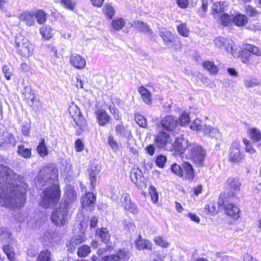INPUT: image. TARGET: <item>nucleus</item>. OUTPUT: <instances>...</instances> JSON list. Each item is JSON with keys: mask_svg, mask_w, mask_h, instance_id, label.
<instances>
[{"mask_svg": "<svg viewBox=\"0 0 261 261\" xmlns=\"http://www.w3.org/2000/svg\"><path fill=\"white\" fill-rule=\"evenodd\" d=\"M16 175L7 166L0 165V205L9 207H20L23 205L24 192L20 190L14 179Z\"/></svg>", "mask_w": 261, "mask_h": 261, "instance_id": "nucleus-1", "label": "nucleus"}, {"mask_svg": "<svg viewBox=\"0 0 261 261\" xmlns=\"http://www.w3.org/2000/svg\"><path fill=\"white\" fill-rule=\"evenodd\" d=\"M58 171L53 166L45 167L39 172L36 180V186L41 189L46 185L57 184Z\"/></svg>", "mask_w": 261, "mask_h": 261, "instance_id": "nucleus-2", "label": "nucleus"}, {"mask_svg": "<svg viewBox=\"0 0 261 261\" xmlns=\"http://www.w3.org/2000/svg\"><path fill=\"white\" fill-rule=\"evenodd\" d=\"M61 191L58 184H54L43 191L40 205L45 208L55 206L59 201Z\"/></svg>", "mask_w": 261, "mask_h": 261, "instance_id": "nucleus-3", "label": "nucleus"}, {"mask_svg": "<svg viewBox=\"0 0 261 261\" xmlns=\"http://www.w3.org/2000/svg\"><path fill=\"white\" fill-rule=\"evenodd\" d=\"M69 113L79 129L76 130V134L80 135L83 132L87 129V123L86 119L82 115L78 107L72 103L68 108Z\"/></svg>", "mask_w": 261, "mask_h": 261, "instance_id": "nucleus-4", "label": "nucleus"}, {"mask_svg": "<svg viewBox=\"0 0 261 261\" xmlns=\"http://www.w3.org/2000/svg\"><path fill=\"white\" fill-rule=\"evenodd\" d=\"M18 52L24 57H29L33 54V47L29 40L21 35L17 36L15 38Z\"/></svg>", "mask_w": 261, "mask_h": 261, "instance_id": "nucleus-5", "label": "nucleus"}, {"mask_svg": "<svg viewBox=\"0 0 261 261\" xmlns=\"http://www.w3.org/2000/svg\"><path fill=\"white\" fill-rule=\"evenodd\" d=\"M190 127L193 130L202 131L205 135H208L212 138L219 136V132L217 128L206 125L204 122L199 119H195L192 123Z\"/></svg>", "mask_w": 261, "mask_h": 261, "instance_id": "nucleus-6", "label": "nucleus"}, {"mask_svg": "<svg viewBox=\"0 0 261 261\" xmlns=\"http://www.w3.org/2000/svg\"><path fill=\"white\" fill-rule=\"evenodd\" d=\"M192 148L187 156L191 158L196 164L202 166L206 156L205 149L195 143H194Z\"/></svg>", "mask_w": 261, "mask_h": 261, "instance_id": "nucleus-7", "label": "nucleus"}, {"mask_svg": "<svg viewBox=\"0 0 261 261\" xmlns=\"http://www.w3.org/2000/svg\"><path fill=\"white\" fill-rule=\"evenodd\" d=\"M68 205L61 204L60 207L52 213L51 220L56 225L65 224L68 218Z\"/></svg>", "mask_w": 261, "mask_h": 261, "instance_id": "nucleus-8", "label": "nucleus"}, {"mask_svg": "<svg viewBox=\"0 0 261 261\" xmlns=\"http://www.w3.org/2000/svg\"><path fill=\"white\" fill-rule=\"evenodd\" d=\"M154 143L156 147L160 148H165L167 150L173 149V143L169 134L161 132L154 139Z\"/></svg>", "mask_w": 261, "mask_h": 261, "instance_id": "nucleus-9", "label": "nucleus"}, {"mask_svg": "<svg viewBox=\"0 0 261 261\" xmlns=\"http://www.w3.org/2000/svg\"><path fill=\"white\" fill-rule=\"evenodd\" d=\"M215 45L221 49H224L227 52L231 53L234 57L239 56V53L233 49V41L223 37H217L215 40Z\"/></svg>", "mask_w": 261, "mask_h": 261, "instance_id": "nucleus-10", "label": "nucleus"}, {"mask_svg": "<svg viewBox=\"0 0 261 261\" xmlns=\"http://www.w3.org/2000/svg\"><path fill=\"white\" fill-rule=\"evenodd\" d=\"M194 143L190 142L184 138H178L173 143V149H175L181 154H185L187 155L190 150L192 148Z\"/></svg>", "mask_w": 261, "mask_h": 261, "instance_id": "nucleus-11", "label": "nucleus"}, {"mask_svg": "<svg viewBox=\"0 0 261 261\" xmlns=\"http://www.w3.org/2000/svg\"><path fill=\"white\" fill-rule=\"evenodd\" d=\"M241 145L238 141H233L230 147L228 160L231 162L239 163L244 157L240 151Z\"/></svg>", "mask_w": 261, "mask_h": 261, "instance_id": "nucleus-12", "label": "nucleus"}, {"mask_svg": "<svg viewBox=\"0 0 261 261\" xmlns=\"http://www.w3.org/2000/svg\"><path fill=\"white\" fill-rule=\"evenodd\" d=\"M129 256L128 251L123 248L120 249L116 254L104 256L101 261H125Z\"/></svg>", "mask_w": 261, "mask_h": 261, "instance_id": "nucleus-13", "label": "nucleus"}, {"mask_svg": "<svg viewBox=\"0 0 261 261\" xmlns=\"http://www.w3.org/2000/svg\"><path fill=\"white\" fill-rule=\"evenodd\" d=\"M178 121L176 118L168 115L166 116L161 121L160 125L165 130L172 132L177 126Z\"/></svg>", "mask_w": 261, "mask_h": 261, "instance_id": "nucleus-14", "label": "nucleus"}, {"mask_svg": "<svg viewBox=\"0 0 261 261\" xmlns=\"http://www.w3.org/2000/svg\"><path fill=\"white\" fill-rule=\"evenodd\" d=\"M130 177L133 182L139 188L145 187L142 171L138 168H134L131 170Z\"/></svg>", "mask_w": 261, "mask_h": 261, "instance_id": "nucleus-15", "label": "nucleus"}, {"mask_svg": "<svg viewBox=\"0 0 261 261\" xmlns=\"http://www.w3.org/2000/svg\"><path fill=\"white\" fill-rule=\"evenodd\" d=\"M35 11H29L21 13L18 16L20 21H23L28 26L34 25L35 24Z\"/></svg>", "mask_w": 261, "mask_h": 261, "instance_id": "nucleus-16", "label": "nucleus"}, {"mask_svg": "<svg viewBox=\"0 0 261 261\" xmlns=\"http://www.w3.org/2000/svg\"><path fill=\"white\" fill-rule=\"evenodd\" d=\"M70 63L73 66L79 69L84 68L86 65L85 59L76 54H72L70 56Z\"/></svg>", "mask_w": 261, "mask_h": 261, "instance_id": "nucleus-17", "label": "nucleus"}, {"mask_svg": "<svg viewBox=\"0 0 261 261\" xmlns=\"http://www.w3.org/2000/svg\"><path fill=\"white\" fill-rule=\"evenodd\" d=\"M65 197V201L62 204L68 205L67 207L69 208L70 204L75 201L76 198V193L71 186L68 185L66 186Z\"/></svg>", "mask_w": 261, "mask_h": 261, "instance_id": "nucleus-18", "label": "nucleus"}, {"mask_svg": "<svg viewBox=\"0 0 261 261\" xmlns=\"http://www.w3.org/2000/svg\"><path fill=\"white\" fill-rule=\"evenodd\" d=\"M224 208L225 213L227 215L234 219H237L239 217L240 210L234 204L226 202L224 203Z\"/></svg>", "mask_w": 261, "mask_h": 261, "instance_id": "nucleus-19", "label": "nucleus"}, {"mask_svg": "<svg viewBox=\"0 0 261 261\" xmlns=\"http://www.w3.org/2000/svg\"><path fill=\"white\" fill-rule=\"evenodd\" d=\"M123 206L124 208L130 213L136 214L138 212V210L136 205L132 202L130 196L128 194L125 193L123 195Z\"/></svg>", "mask_w": 261, "mask_h": 261, "instance_id": "nucleus-20", "label": "nucleus"}, {"mask_svg": "<svg viewBox=\"0 0 261 261\" xmlns=\"http://www.w3.org/2000/svg\"><path fill=\"white\" fill-rule=\"evenodd\" d=\"M96 118L98 124L101 126H105L110 120V116L102 110H98L95 112Z\"/></svg>", "mask_w": 261, "mask_h": 261, "instance_id": "nucleus-21", "label": "nucleus"}, {"mask_svg": "<svg viewBox=\"0 0 261 261\" xmlns=\"http://www.w3.org/2000/svg\"><path fill=\"white\" fill-rule=\"evenodd\" d=\"M233 16H230L227 13H223L220 15L215 14L214 19L223 26L228 25L231 21H233Z\"/></svg>", "mask_w": 261, "mask_h": 261, "instance_id": "nucleus-22", "label": "nucleus"}, {"mask_svg": "<svg viewBox=\"0 0 261 261\" xmlns=\"http://www.w3.org/2000/svg\"><path fill=\"white\" fill-rule=\"evenodd\" d=\"M228 4L225 2H219L213 4L212 14L215 18V14L220 15L226 10Z\"/></svg>", "mask_w": 261, "mask_h": 261, "instance_id": "nucleus-23", "label": "nucleus"}, {"mask_svg": "<svg viewBox=\"0 0 261 261\" xmlns=\"http://www.w3.org/2000/svg\"><path fill=\"white\" fill-rule=\"evenodd\" d=\"M115 130L117 135L125 137L128 140L130 139L132 137L131 131L122 124L116 125L115 126Z\"/></svg>", "mask_w": 261, "mask_h": 261, "instance_id": "nucleus-24", "label": "nucleus"}, {"mask_svg": "<svg viewBox=\"0 0 261 261\" xmlns=\"http://www.w3.org/2000/svg\"><path fill=\"white\" fill-rule=\"evenodd\" d=\"M100 172V168L97 165H92L89 170V176L92 187L95 185L96 177Z\"/></svg>", "mask_w": 261, "mask_h": 261, "instance_id": "nucleus-25", "label": "nucleus"}, {"mask_svg": "<svg viewBox=\"0 0 261 261\" xmlns=\"http://www.w3.org/2000/svg\"><path fill=\"white\" fill-rule=\"evenodd\" d=\"M3 143H6L11 145L13 147L15 146L17 141L13 135L8 131L4 132L2 135Z\"/></svg>", "mask_w": 261, "mask_h": 261, "instance_id": "nucleus-26", "label": "nucleus"}, {"mask_svg": "<svg viewBox=\"0 0 261 261\" xmlns=\"http://www.w3.org/2000/svg\"><path fill=\"white\" fill-rule=\"evenodd\" d=\"M227 183L230 189L233 191L231 193L232 195L234 194V192H238L240 190L241 184L239 179L229 177L227 180Z\"/></svg>", "mask_w": 261, "mask_h": 261, "instance_id": "nucleus-27", "label": "nucleus"}, {"mask_svg": "<svg viewBox=\"0 0 261 261\" xmlns=\"http://www.w3.org/2000/svg\"><path fill=\"white\" fill-rule=\"evenodd\" d=\"M37 151L41 157H44L48 155V150L46 145L45 140L44 138L40 139L37 147Z\"/></svg>", "mask_w": 261, "mask_h": 261, "instance_id": "nucleus-28", "label": "nucleus"}, {"mask_svg": "<svg viewBox=\"0 0 261 261\" xmlns=\"http://www.w3.org/2000/svg\"><path fill=\"white\" fill-rule=\"evenodd\" d=\"M233 22L238 27H242L247 23L248 18L244 14H238L233 16Z\"/></svg>", "mask_w": 261, "mask_h": 261, "instance_id": "nucleus-29", "label": "nucleus"}, {"mask_svg": "<svg viewBox=\"0 0 261 261\" xmlns=\"http://www.w3.org/2000/svg\"><path fill=\"white\" fill-rule=\"evenodd\" d=\"M95 200V196L93 193H88L82 198V204L83 207L93 205Z\"/></svg>", "mask_w": 261, "mask_h": 261, "instance_id": "nucleus-30", "label": "nucleus"}, {"mask_svg": "<svg viewBox=\"0 0 261 261\" xmlns=\"http://www.w3.org/2000/svg\"><path fill=\"white\" fill-rule=\"evenodd\" d=\"M160 35L165 43L168 44L172 42L174 40V35L170 31H163L160 32Z\"/></svg>", "mask_w": 261, "mask_h": 261, "instance_id": "nucleus-31", "label": "nucleus"}, {"mask_svg": "<svg viewBox=\"0 0 261 261\" xmlns=\"http://www.w3.org/2000/svg\"><path fill=\"white\" fill-rule=\"evenodd\" d=\"M139 92L141 95L143 101L147 104L151 101V93L144 87H141L139 89Z\"/></svg>", "mask_w": 261, "mask_h": 261, "instance_id": "nucleus-32", "label": "nucleus"}, {"mask_svg": "<svg viewBox=\"0 0 261 261\" xmlns=\"http://www.w3.org/2000/svg\"><path fill=\"white\" fill-rule=\"evenodd\" d=\"M202 66L208 71L211 74L215 75L218 71V68L214 63L211 61H206L203 62Z\"/></svg>", "mask_w": 261, "mask_h": 261, "instance_id": "nucleus-33", "label": "nucleus"}, {"mask_svg": "<svg viewBox=\"0 0 261 261\" xmlns=\"http://www.w3.org/2000/svg\"><path fill=\"white\" fill-rule=\"evenodd\" d=\"M125 21L122 18H117L112 20L111 26L116 31L121 30L125 24Z\"/></svg>", "mask_w": 261, "mask_h": 261, "instance_id": "nucleus-34", "label": "nucleus"}, {"mask_svg": "<svg viewBox=\"0 0 261 261\" xmlns=\"http://www.w3.org/2000/svg\"><path fill=\"white\" fill-rule=\"evenodd\" d=\"M132 27H134L140 31L147 32H148L149 34H152L151 30L149 29V27L143 21H136L134 22L133 24H132Z\"/></svg>", "mask_w": 261, "mask_h": 261, "instance_id": "nucleus-35", "label": "nucleus"}, {"mask_svg": "<svg viewBox=\"0 0 261 261\" xmlns=\"http://www.w3.org/2000/svg\"><path fill=\"white\" fill-rule=\"evenodd\" d=\"M184 170L186 172V178L192 179L194 177V172L192 166L189 163H184L182 165Z\"/></svg>", "mask_w": 261, "mask_h": 261, "instance_id": "nucleus-36", "label": "nucleus"}, {"mask_svg": "<svg viewBox=\"0 0 261 261\" xmlns=\"http://www.w3.org/2000/svg\"><path fill=\"white\" fill-rule=\"evenodd\" d=\"M17 153L24 158H29L31 156V149L25 148L22 145H19L17 147Z\"/></svg>", "mask_w": 261, "mask_h": 261, "instance_id": "nucleus-37", "label": "nucleus"}, {"mask_svg": "<svg viewBox=\"0 0 261 261\" xmlns=\"http://www.w3.org/2000/svg\"><path fill=\"white\" fill-rule=\"evenodd\" d=\"M136 246L140 249H151L152 244L146 240L139 239L136 242Z\"/></svg>", "mask_w": 261, "mask_h": 261, "instance_id": "nucleus-38", "label": "nucleus"}, {"mask_svg": "<svg viewBox=\"0 0 261 261\" xmlns=\"http://www.w3.org/2000/svg\"><path fill=\"white\" fill-rule=\"evenodd\" d=\"M40 32L42 36L45 39L51 38L53 35L51 28L49 25L41 27L40 29Z\"/></svg>", "mask_w": 261, "mask_h": 261, "instance_id": "nucleus-39", "label": "nucleus"}, {"mask_svg": "<svg viewBox=\"0 0 261 261\" xmlns=\"http://www.w3.org/2000/svg\"><path fill=\"white\" fill-rule=\"evenodd\" d=\"M104 14L109 19H112L115 13V10L110 4H106L103 9Z\"/></svg>", "mask_w": 261, "mask_h": 261, "instance_id": "nucleus-40", "label": "nucleus"}, {"mask_svg": "<svg viewBox=\"0 0 261 261\" xmlns=\"http://www.w3.org/2000/svg\"><path fill=\"white\" fill-rule=\"evenodd\" d=\"M35 19H36L37 22L39 24H43L46 21L47 16L44 12L38 10L35 12Z\"/></svg>", "mask_w": 261, "mask_h": 261, "instance_id": "nucleus-41", "label": "nucleus"}, {"mask_svg": "<svg viewBox=\"0 0 261 261\" xmlns=\"http://www.w3.org/2000/svg\"><path fill=\"white\" fill-rule=\"evenodd\" d=\"M22 94L28 100L33 103L35 99V96L33 90L30 87H25L22 91Z\"/></svg>", "mask_w": 261, "mask_h": 261, "instance_id": "nucleus-42", "label": "nucleus"}, {"mask_svg": "<svg viewBox=\"0 0 261 261\" xmlns=\"http://www.w3.org/2000/svg\"><path fill=\"white\" fill-rule=\"evenodd\" d=\"M91 252L90 246L84 245L81 246L77 250V255L81 257L87 256Z\"/></svg>", "mask_w": 261, "mask_h": 261, "instance_id": "nucleus-43", "label": "nucleus"}, {"mask_svg": "<svg viewBox=\"0 0 261 261\" xmlns=\"http://www.w3.org/2000/svg\"><path fill=\"white\" fill-rule=\"evenodd\" d=\"M249 133L251 138L255 142L261 140V133L257 128H250L249 130Z\"/></svg>", "mask_w": 261, "mask_h": 261, "instance_id": "nucleus-44", "label": "nucleus"}, {"mask_svg": "<svg viewBox=\"0 0 261 261\" xmlns=\"http://www.w3.org/2000/svg\"><path fill=\"white\" fill-rule=\"evenodd\" d=\"M244 48L247 51L256 56H261V48H259L251 44L245 45Z\"/></svg>", "mask_w": 261, "mask_h": 261, "instance_id": "nucleus-45", "label": "nucleus"}, {"mask_svg": "<svg viewBox=\"0 0 261 261\" xmlns=\"http://www.w3.org/2000/svg\"><path fill=\"white\" fill-rule=\"evenodd\" d=\"M98 233L99 237L104 243H107L109 242L110 234L107 228H102L99 230Z\"/></svg>", "mask_w": 261, "mask_h": 261, "instance_id": "nucleus-46", "label": "nucleus"}, {"mask_svg": "<svg viewBox=\"0 0 261 261\" xmlns=\"http://www.w3.org/2000/svg\"><path fill=\"white\" fill-rule=\"evenodd\" d=\"M136 122L141 127H145L147 125V122L143 116L140 114H136L134 116Z\"/></svg>", "mask_w": 261, "mask_h": 261, "instance_id": "nucleus-47", "label": "nucleus"}, {"mask_svg": "<svg viewBox=\"0 0 261 261\" xmlns=\"http://www.w3.org/2000/svg\"><path fill=\"white\" fill-rule=\"evenodd\" d=\"M11 233L7 228H0V239L2 241H7L10 239Z\"/></svg>", "mask_w": 261, "mask_h": 261, "instance_id": "nucleus-48", "label": "nucleus"}, {"mask_svg": "<svg viewBox=\"0 0 261 261\" xmlns=\"http://www.w3.org/2000/svg\"><path fill=\"white\" fill-rule=\"evenodd\" d=\"M177 31L179 34L184 36V37H188L189 35V30L187 27V25L185 23H181L177 27Z\"/></svg>", "mask_w": 261, "mask_h": 261, "instance_id": "nucleus-49", "label": "nucleus"}, {"mask_svg": "<svg viewBox=\"0 0 261 261\" xmlns=\"http://www.w3.org/2000/svg\"><path fill=\"white\" fill-rule=\"evenodd\" d=\"M60 3L65 8L72 11L73 10L76 6V3L72 0H61Z\"/></svg>", "mask_w": 261, "mask_h": 261, "instance_id": "nucleus-50", "label": "nucleus"}, {"mask_svg": "<svg viewBox=\"0 0 261 261\" xmlns=\"http://www.w3.org/2000/svg\"><path fill=\"white\" fill-rule=\"evenodd\" d=\"M50 252L48 250L41 251L38 256V261H49Z\"/></svg>", "mask_w": 261, "mask_h": 261, "instance_id": "nucleus-51", "label": "nucleus"}, {"mask_svg": "<svg viewBox=\"0 0 261 261\" xmlns=\"http://www.w3.org/2000/svg\"><path fill=\"white\" fill-rule=\"evenodd\" d=\"M149 193L152 202L156 203L158 201L159 196L155 188L153 186H150L149 189Z\"/></svg>", "mask_w": 261, "mask_h": 261, "instance_id": "nucleus-52", "label": "nucleus"}, {"mask_svg": "<svg viewBox=\"0 0 261 261\" xmlns=\"http://www.w3.org/2000/svg\"><path fill=\"white\" fill-rule=\"evenodd\" d=\"M171 171L179 176H182L184 175V170L181 167L177 164H173L171 167Z\"/></svg>", "mask_w": 261, "mask_h": 261, "instance_id": "nucleus-53", "label": "nucleus"}, {"mask_svg": "<svg viewBox=\"0 0 261 261\" xmlns=\"http://www.w3.org/2000/svg\"><path fill=\"white\" fill-rule=\"evenodd\" d=\"M243 142L245 145V150L246 152L250 154H253L255 152V150L252 146L249 140L246 139H244Z\"/></svg>", "mask_w": 261, "mask_h": 261, "instance_id": "nucleus-54", "label": "nucleus"}, {"mask_svg": "<svg viewBox=\"0 0 261 261\" xmlns=\"http://www.w3.org/2000/svg\"><path fill=\"white\" fill-rule=\"evenodd\" d=\"M154 241L155 244L163 247H167L168 246V243L160 236L154 238Z\"/></svg>", "mask_w": 261, "mask_h": 261, "instance_id": "nucleus-55", "label": "nucleus"}, {"mask_svg": "<svg viewBox=\"0 0 261 261\" xmlns=\"http://www.w3.org/2000/svg\"><path fill=\"white\" fill-rule=\"evenodd\" d=\"M167 161V158L165 156L160 155L157 156L155 163L160 168H163Z\"/></svg>", "mask_w": 261, "mask_h": 261, "instance_id": "nucleus-56", "label": "nucleus"}, {"mask_svg": "<svg viewBox=\"0 0 261 261\" xmlns=\"http://www.w3.org/2000/svg\"><path fill=\"white\" fill-rule=\"evenodd\" d=\"M190 120L189 114L187 113L184 112L181 114L180 117V121L182 125L188 124Z\"/></svg>", "mask_w": 261, "mask_h": 261, "instance_id": "nucleus-57", "label": "nucleus"}, {"mask_svg": "<svg viewBox=\"0 0 261 261\" xmlns=\"http://www.w3.org/2000/svg\"><path fill=\"white\" fill-rule=\"evenodd\" d=\"M83 242H84V239L81 236H76L71 240L70 244L74 247L75 245H78Z\"/></svg>", "mask_w": 261, "mask_h": 261, "instance_id": "nucleus-58", "label": "nucleus"}, {"mask_svg": "<svg viewBox=\"0 0 261 261\" xmlns=\"http://www.w3.org/2000/svg\"><path fill=\"white\" fill-rule=\"evenodd\" d=\"M108 143L113 149L116 150L118 149V143L114 139V138L112 135H109L108 137Z\"/></svg>", "mask_w": 261, "mask_h": 261, "instance_id": "nucleus-59", "label": "nucleus"}, {"mask_svg": "<svg viewBox=\"0 0 261 261\" xmlns=\"http://www.w3.org/2000/svg\"><path fill=\"white\" fill-rule=\"evenodd\" d=\"M3 72L5 74V76L7 80H9L11 79L12 75V71L11 69L7 65H4L3 67Z\"/></svg>", "mask_w": 261, "mask_h": 261, "instance_id": "nucleus-60", "label": "nucleus"}, {"mask_svg": "<svg viewBox=\"0 0 261 261\" xmlns=\"http://www.w3.org/2000/svg\"><path fill=\"white\" fill-rule=\"evenodd\" d=\"M75 148L76 151L80 152L82 151L84 148V144L83 141L79 139L75 142Z\"/></svg>", "mask_w": 261, "mask_h": 261, "instance_id": "nucleus-61", "label": "nucleus"}, {"mask_svg": "<svg viewBox=\"0 0 261 261\" xmlns=\"http://www.w3.org/2000/svg\"><path fill=\"white\" fill-rule=\"evenodd\" d=\"M244 84L247 88H250L255 86L257 84L256 80L252 79H247L245 80Z\"/></svg>", "mask_w": 261, "mask_h": 261, "instance_id": "nucleus-62", "label": "nucleus"}, {"mask_svg": "<svg viewBox=\"0 0 261 261\" xmlns=\"http://www.w3.org/2000/svg\"><path fill=\"white\" fill-rule=\"evenodd\" d=\"M246 11L247 13L252 16H255L258 14L257 10L251 6H248L246 7Z\"/></svg>", "mask_w": 261, "mask_h": 261, "instance_id": "nucleus-63", "label": "nucleus"}, {"mask_svg": "<svg viewBox=\"0 0 261 261\" xmlns=\"http://www.w3.org/2000/svg\"><path fill=\"white\" fill-rule=\"evenodd\" d=\"M210 2V0H202L201 7V9L203 12V14H202V15H204V14L206 12L208 6Z\"/></svg>", "mask_w": 261, "mask_h": 261, "instance_id": "nucleus-64", "label": "nucleus"}]
</instances>
